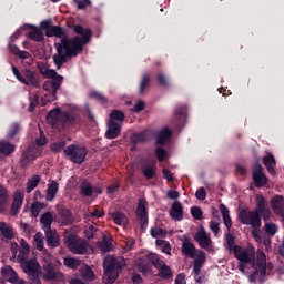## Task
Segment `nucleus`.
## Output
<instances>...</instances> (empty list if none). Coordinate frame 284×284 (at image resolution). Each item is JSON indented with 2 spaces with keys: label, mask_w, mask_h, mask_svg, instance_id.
Segmentation results:
<instances>
[{
  "label": "nucleus",
  "mask_w": 284,
  "mask_h": 284,
  "mask_svg": "<svg viewBox=\"0 0 284 284\" xmlns=\"http://www.w3.org/2000/svg\"><path fill=\"white\" fill-rule=\"evenodd\" d=\"M65 156H70V161L72 163L81 164L85 161V156L88 155V150L83 146H79L77 144H71L64 149Z\"/></svg>",
  "instance_id": "8"
},
{
  "label": "nucleus",
  "mask_w": 284,
  "mask_h": 284,
  "mask_svg": "<svg viewBox=\"0 0 284 284\" xmlns=\"http://www.w3.org/2000/svg\"><path fill=\"white\" fill-rule=\"evenodd\" d=\"M52 222H53L52 213L50 212L43 213L40 217V223L43 225L44 231L52 230Z\"/></svg>",
  "instance_id": "31"
},
{
  "label": "nucleus",
  "mask_w": 284,
  "mask_h": 284,
  "mask_svg": "<svg viewBox=\"0 0 284 284\" xmlns=\"http://www.w3.org/2000/svg\"><path fill=\"white\" fill-rule=\"evenodd\" d=\"M57 192H59V183L51 182L47 189V201H54V196H57Z\"/></svg>",
  "instance_id": "34"
},
{
  "label": "nucleus",
  "mask_w": 284,
  "mask_h": 284,
  "mask_svg": "<svg viewBox=\"0 0 284 284\" xmlns=\"http://www.w3.org/2000/svg\"><path fill=\"white\" fill-rule=\"evenodd\" d=\"M80 274L85 281H94V272L85 264L81 265Z\"/></svg>",
  "instance_id": "35"
},
{
  "label": "nucleus",
  "mask_w": 284,
  "mask_h": 284,
  "mask_svg": "<svg viewBox=\"0 0 284 284\" xmlns=\"http://www.w3.org/2000/svg\"><path fill=\"white\" fill-rule=\"evenodd\" d=\"M149 260L151 261L152 265L159 270L160 276H162V278H170V276H172V270H170V266L165 265L163 260L159 258V255L151 254Z\"/></svg>",
  "instance_id": "9"
},
{
  "label": "nucleus",
  "mask_w": 284,
  "mask_h": 284,
  "mask_svg": "<svg viewBox=\"0 0 284 284\" xmlns=\"http://www.w3.org/2000/svg\"><path fill=\"white\" fill-rule=\"evenodd\" d=\"M258 216H262L264 221H270L272 216V211H270V205L267 204V200L263 195L256 196V210Z\"/></svg>",
  "instance_id": "10"
},
{
  "label": "nucleus",
  "mask_w": 284,
  "mask_h": 284,
  "mask_svg": "<svg viewBox=\"0 0 284 284\" xmlns=\"http://www.w3.org/2000/svg\"><path fill=\"white\" fill-rule=\"evenodd\" d=\"M21 247L22 250L20 251V254H23V256H26V254H28V252H30V245H28V242H26V240H21Z\"/></svg>",
  "instance_id": "63"
},
{
  "label": "nucleus",
  "mask_w": 284,
  "mask_h": 284,
  "mask_svg": "<svg viewBox=\"0 0 284 284\" xmlns=\"http://www.w3.org/2000/svg\"><path fill=\"white\" fill-rule=\"evenodd\" d=\"M45 207V203H41V202H34L31 205V214L32 216H34L37 219V216H39V213Z\"/></svg>",
  "instance_id": "45"
},
{
  "label": "nucleus",
  "mask_w": 284,
  "mask_h": 284,
  "mask_svg": "<svg viewBox=\"0 0 284 284\" xmlns=\"http://www.w3.org/2000/svg\"><path fill=\"white\" fill-rule=\"evenodd\" d=\"M12 72L14 77L18 79V81H20V83H26V78L21 75V72H19V69H17V67L12 65Z\"/></svg>",
  "instance_id": "62"
},
{
  "label": "nucleus",
  "mask_w": 284,
  "mask_h": 284,
  "mask_svg": "<svg viewBox=\"0 0 284 284\" xmlns=\"http://www.w3.org/2000/svg\"><path fill=\"white\" fill-rule=\"evenodd\" d=\"M142 174L145 179H154V174H156V165L154 163H148L142 166Z\"/></svg>",
  "instance_id": "30"
},
{
  "label": "nucleus",
  "mask_w": 284,
  "mask_h": 284,
  "mask_svg": "<svg viewBox=\"0 0 284 284\" xmlns=\"http://www.w3.org/2000/svg\"><path fill=\"white\" fill-rule=\"evenodd\" d=\"M79 10H85L89 6H92L90 0H73Z\"/></svg>",
  "instance_id": "54"
},
{
  "label": "nucleus",
  "mask_w": 284,
  "mask_h": 284,
  "mask_svg": "<svg viewBox=\"0 0 284 284\" xmlns=\"http://www.w3.org/2000/svg\"><path fill=\"white\" fill-rule=\"evenodd\" d=\"M271 206L275 214H282L284 210V199L282 195H276L271 200Z\"/></svg>",
  "instance_id": "24"
},
{
  "label": "nucleus",
  "mask_w": 284,
  "mask_h": 284,
  "mask_svg": "<svg viewBox=\"0 0 284 284\" xmlns=\"http://www.w3.org/2000/svg\"><path fill=\"white\" fill-rule=\"evenodd\" d=\"M277 230L278 229L276 227V224H274V223L265 224V232H266L267 236H274V234H276Z\"/></svg>",
  "instance_id": "51"
},
{
  "label": "nucleus",
  "mask_w": 284,
  "mask_h": 284,
  "mask_svg": "<svg viewBox=\"0 0 284 284\" xmlns=\"http://www.w3.org/2000/svg\"><path fill=\"white\" fill-rule=\"evenodd\" d=\"M131 141L136 145V143H144V141H148V138L145 136V133H134L131 136Z\"/></svg>",
  "instance_id": "48"
},
{
  "label": "nucleus",
  "mask_w": 284,
  "mask_h": 284,
  "mask_svg": "<svg viewBox=\"0 0 284 284\" xmlns=\"http://www.w3.org/2000/svg\"><path fill=\"white\" fill-rule=\"evenodd\" d=\"M21 205H23V194L16 192L10 211L11 216H17V214H19Z\"/></svg>",
  "instance_id": "23"
},
{
  "label": "nucleus",
  "mask_w": 284,
  "mask_h": 284,
  "mask_svg": "<svg viewBox=\"0 0 284 284\" xmlns=\"http://www.w3.org/2000/svg\"><path fill=\"white\" fill-rule=\"evenodd\" d=\"M0 152L2 154H6L7 156L9 154H12V152H14V144L3 140L0 142Z\"/></svg>",
  "instance_id": "39"
},
{
  "label": "nucleus",
  "mask_w": 284,
  "mask_h": 284,
  "mask_svg": "<svg viewBox=\"0 0 284 284\" xmlns=\"http://www.w3.org/2000/svg\"><path fill=\"white\" fill-rule=\"evenodd\" d=\"M155 154H156L158 161H163L165 159V150H163L162 148H158L155 150Z\"/></svg>",
  "instance_id": "64"
},
{
  "label": "nucleus",
  "mask_w": 284,
  "mask_h": 284,
  "mask_svg": "<svg viewBox=\"0 0 284 284\" xmlns=\"http://www.w3.org/2000/svg\"><path fill=\"white\" fill-rule=\"evenodd\" d=\"M65 148V141L54 142L51 144L52 152H61Z\"/></svg>",
  "instance_id": "57"
},
{
  "label": "nucleus",
  "mask_w": 284,
  "mask_h": 284,
  "mask_svg": "<svg viewBox=\"0 0 284 284\" xmlns=\"http://www.w3.org/2000/svg\"><path fill=\"white\" fill-rule=\"evenodd\" d=\"M45 37H57L61 39L60 42L54 44L57 54L53 55V63L57 65L58 70H60L63 63H68V59L81 54V37L69 39L63 28L59 26H52L51 30L45 32Z\"/></svg>",
  "instance_id": "1"
},
{
  "label": "nucleus",
  "mask_w": 284,
  "mask_h": 284,
  "mask_svg": "<svg viewBox=\"0 0 284 284\" xmlns=\"http://www.w3.org/2000/svg\"><path fill=\"white\" fill-rule=\"evenodd\" d=\"M60 216L62 219L63 225H72V214L70 213V210L68 209H62L60 211Z\"/></svg>",
  "instance_id": "42"
},
{
  "label": "nucleus",
  "mask_w": 284,
  "mask_h": 284,
  "mask_svg": "<svg viewBox=\"0 0 284 284\" xmlns=\"http://www.w3.org/2000/svg\"><path fill=\"white\" fill-rule=\"evenodd\" d=\"M8 203V190L0 184V213L6 210V204Z\"/></svg>",
  "instance_id": "41"
},
{
  "label": "nucleus",
  "mask_w": 284,
  "mask_h": 284,
  "mask_svg": "<svg viewBox=\"0 0 284 284\" xmlns=\"http://www.w3.org/2000/svg\"><path fill=\"white\" fill-rule=\"evenodd\" d=\"M34 242H36V245H37V248L41 251H43V234L38 232L36 235H34Z\"/></svg>",
  "instance_id": "52"
},
{
  "label": "nucleus",
  "mask_w": 284,
  "mask_h": 284,
  "mask_svg": "<svg viewBox=\"0 0 284 284\" xmlns=\"http://www.w3.org/2000/svg\"><path fill=\"white\" fill-rule=\"evenodd\" d=\"M89 97L91 99H95L97 101H101V103H105L108 100L105 99V97L97 91H92Z\"/></svg>",
  "instance_id": "56"
},
{
  "label": "nucleus",
  "mask_w": 284,
  "mask_h": 284,
  "mask_svg": "<svg viewBox=\"0 0 284 284\" xmlns=\"http://www.w3.org/2000/svg\"><path fill=\"white\" fill-rule=\"evenodd\" d=\"M97 233V227L90 225L85 231L84 235L87 239H94V234Z\"/></svg>",
  "instance_id": "60"
},
{
  "label": "nucleus",
  "mask_w": 284,
  "mask_h": 284,
  "mask_svg": "<svg viewBox=\"0 0 284 284\" xmlns=\"http://www.w3.org/2000/svg\"><path fill=\"white\" fill-rule=\"evenodd\" d=\"M63 263L65 267H71V270H77L78 267H81V260L67 256L63 260Z\"/></svg>",
  "instance_id": "38"
},
{
  "label": "nucleus",
  "mask_w": 284,
  "mask_h": 284,
  "mask_svg": "<svg viewBox=\"0 0 284 284\" xmlns=\"http://www.w3.org/2000/svg\"><path fill=\"white\" fill-rule=\"evenodd\" d=\"M138 270L139 272H142V274L148 275L150 274V264L143 260H140L138 262Z\"/></svg>",
  "instance_id": "46"
},
{
  "label": "nucleus",
  "mask_w": 284,
  "mask_h": 284,
  "mask_svg": "<svg viewBox=\"0 0 284 284\" xmlns=\"http://www.w3.org/2000/svg\"><path fill=\"white\" fill-rule=\"evenodd\" d=\"M37 159V155H34V151L29 148L22 153V158L20 160L21 168H28L30 165L31 161H34Z\"/></svg>",
  "instance_id": "25"
},
{
  "label": "nucleus",
  "mask_w": 284,
  "mask_h": 284,
  "mask_svg": "<svg viewBox=\"0 0 284 284\" xmlns=\"http://www.w3.org/2000/svg\"><path fill=\"white\" fill-rule=\"evenodd\" d=\"M43 272L42 278L44 281H52V283H61L63 281V273L57 268V258H54L48 251L43 252Z\"/></svg>",
  "instance_id": "4"
},
{
  "label": "nucleus",
  "mask_w": 284,
  "mask_h": 284,
  "mask_svg": "<svg viewBox=\"0 0 284 284\" xmlns=\"http://www.w3.org/2000/svg\"><path fill=\"white\" fill-rule=\"evenodd\" d=\"M73 30L75 34H81L82 38H80L81 39L80 43L83 50V45H85L87 43H90V37H92V31L90 29H83L80 24L74 26Z\"/></svg>",
  "instance_id": "18"
},
{
  "label": "nucleus",
  "mask_w": 284,
  "mask_h": 284,
  "mask_svg": "<svg viewBox=\"0 0 284 284\" xmlns=\"http://www.w3.org/2000/svg\"><path fill=\"white\" fill-rule=\"evenodd\" d=\"M203 261H205L204 256H199L194 260L193 272L195 274L196 283H203V280L199 276V274H201V267H203Z\"/></svg>",
  "instance_id": "28"
},
{
  "label": "nucleus",
  "mask_w": 284,
  "mask_h": 284,
  "mask_svg": "<svg viewBox=\"0 0 284 284\" xmlns=\"http://www.w3.org/2000/svg\"><path fill=\"white\" fill-rule=\"evenodd\" d=\"M150 85V75L145 74L142 77V81L140 83L139 94H143L145 92V88Z\"/></svg>",
  "instance_id": "50"
},
{
  "label": "nucleus",
  "mask_w": 284,
  "mask_h": 284,
  "mask_svg": "<svg viewBox=\"0 0 284 284\" xmlns=\"http://www.w3.org/2000/svg\"><path fill=\"white\" fill-rule=\"evenodd\" d=\"M47 119L49 123H51V125L54 126V125H68V123H74L77 118L70 113H65V112L61 113V109L55 108L48 113Z\"/></svg>",
  "instance_id": "7"
},
{
  "label": "nucleus",
  "mask_w": 284,
  "mask_h": 284,
  "mask_svg": "<svg viewBox=\"0 0 284 284\" xmlns=\"http://www.w3.org/2000/svg\"><path fill=\"white\" fill-rule=\"evenodd\" d=\"M182 254L189 258H196V247L191 242H183Z\"/></svg>",
  "instance_id": "26"
},
{
  "label": "nucleus",
  "mask_w": 284,
  "mask_h": 284,
  "mask_svg": "<svg viewBox=\"0 0 284 284\" xmlns=\"http://www.w3.org/2000/svg\"><path fill=\"white\" fill-rule=\"evenodd\" d=\"M226 247L230 252H232L234 247V235H232L231 233L226 234Z\"/></svg>",
  "instance_id": "59"
},
{
  "label": "nucleus",
  "mask_w": 284,
  "mask_h": 284,
  "mask_svg": "<svg viewBox=\"0 0 284 284\" xmlns=\"http://www.w3.org/2000/svg\"><path fill=\"white\" fill-rule=\"evenodd\" d=\"M41 73L47 79H51L45 81L43 84V90H45V92H49L48 97H51L47 99V101H57V91L61 90V83H63V77L58 75L57 71L52 69H45L44 71L42 70Z\"/></svg>",
  "instance_id": "5"
},
{
  "label": "nucleus",
  "mask_w": 284,
  "mask_h": 284,
  "mask_svg": "<svg viewBox=\"0 0 284 284\" xmlns=\"http://www.w3.org/2000/svg\"><path fill=\"white\" fill-rule=\"evenodd\" d=\"M1 274L2 278H4V281H8L9 283L23 284V280H20L19 275H17V272H14V270H12V267L10 266L2 268Z\"/></svg>",
  "instance_id": "13"
},
{
  "label": "nucleus",
  "mask_w": 284,
  "mask_h": 284,
  "mask_svg": "<svg viewBox=\"0 0 284 284\" xmlns=\"http://www.w3.org/2000/svg\"><path fill=\"white\" fill-rule=\"evenodd\" d=\"M168 231L160 229V227H154L151 229V236H153V239H156V236H166Z\"/></svg>",
  "instance_id": "55"
},
{
  "label": "nucleus",
  "mask_w": 284,
  "mask_h": 284,
  "mask_svg": "<svg viewBox=\"0 0 284 284\" xmlns=\"http://www.w3.org/2000/svg\"><path fill=\"white\" fill-rule=\"evenodd\" d=\"M234 254L235 258L241 262L239 265L240 272H245V263H252V271L248 276L251 283H254L257 274L261 276L260 283L265 281V275L267 274V270H272V264H267V257L263 251L257 252L256 258V251H254V247L242 248L241 246H234Z\"/></svg>",
  "instance_id": "2"
},
{
  "label": "nucleus",
  "mask_w": 284,
  "mask_h": 284,
  "mask_svg": "<svg viewBox=\"0 0 284 284\" xmlns=\"http://www.w3.org/2000/svg\"><path fill=\"white\" fill-rule=\"evenodd\" d=\"M99 250H101V252H110L112 250V242L108 241V237L104 236L99 245Z\"/></svg>",
  "instance_id": "47"
},
{
  "label": "nucleus",
  "mask_w": 284,
  "mask_h": 284,
  "mask_svg": "<svg viewBox=\"0 0 284 284\" xmlns=\"http://www.w3.org/2000/svg\"><path fill=\"white\" fill-rule=\"evenodd\" d=\"M38 29H40L42 32L43 30H45V32H48V30H52V20L42 21Z\"/></svg>",
  "instance_id": "58"
},
{
  "label": "nucleus",
  "mask_w": 284,
  "mask_h": 284,
  "mask_svg": "<svg viewBox=\"0 0 284 284\" xmlns=\"http://www.w3.org/2000/svg\"><path fill=\"white\" fill-rule=\"evenodd\" d=\"M19 130H20V126H19V123H13L11 125V129L10 131L8 132V139H14V136H17V134H19Z\"/></svg>",
  "instance_id": "53"
},
{
  "label": "nucleus",
  "mask_w": 284,
  "mask_h": 284,
  "mask_svg": "<svg viewBox=\"0 0 284 284\" xmlns=\"http://www.w3.org/2000/svg\"><path fill=\"white\" fill-rule=\"evenodd\" d=\"M32 30L29 32V38L32 41H37V43H41L43 41V31L39 27L31 26Z\"/></svg>",
  "instance_id": "33"
},
{
  "label": "nucleus",
  "mask_w": 284,
  "mask_h": 284,
  "mask_svg": "<svg viewBox=\"0 0 284 284\" xmlns=\"http://www.w3.org/2000/svg\"><path fill=\"white\" fill-rule=\"evenodd\" d=\"M40 181L41 178L39 175H34L33 178L29 179L27 182V193L30 194V192H32V190L39 185Z\"/></svg>",
  "instance_id": "44"
},
{
  "label": "nucleus",
  "mask_w": 284,
  "mask_h": 284,
  "mask_svg": "<svg viewBox=\"0 0 284 284\" xmlns=\"http://www.w3.org/2000/svg\"><path fill=\"white\" fill-rule=\"evenodd\" d=\"M80 192L84 196H92L94 194L92 185L88 181H83L80 186Z\"/></svg>",
  "instance_id": "43"
},
{
  "label": "nucleus",
  "mask_w": 284,
  "mask_h": 284,
  "mask_svg": "<svg viewBox=\"0 0 284 284\" xmlns=\"http://www.w3.org/2000/svg\"><path fill=\"white\" fill-rule=\"evenodd\" d=\"M26 82L24 85H32V88H39V75L34 73L32 70L26 69L23 71Z\"/></svg>",
  "instance_id": "22"
},
{
  "label": "nucleus",
  "mask_w": 284,
  "mask_h": 284,
  "mask_svg": "<svg viewBox=\"0 0 284 284\" xmlns=\"http://www.w3.org/2000/svg\"><path fill=\"white\" fill-rule=\"evenodd\" d=\"M191 215L195 221H202L203 219V211L199 206L191 207Z\"/></svg>",
  "instance_id": "49"
},
{
  "label": "nucleus",
  "mask_w": 284,
  "mask_h": 284,
  "mask_svg": "<svg viewBox=\"0 0 284 284\" xmlns=\"http://www.w3.org/2000/svg\"><path fill=\"white\" fill-rule=\"evenodd\" d=\"M0 232L3 239H14V232H12V227H10V225H8L6 222H0Z\"/></svg>",
  "instance_id": "32"
},
{
  "label": "nucleus",
  "mask_w": 284,
  "mask_h": 284,
  "mask_svg": "<svg viewBox=\"0 0 284 284\" xmlns=\"http://www.w3.org/2000/svg\"><path fill=\"white\" fill-rule=\"evenodd\" d=\"M170 216L173 221H183V205L181 202L176 201L172 204Z\"/></svg>",
  "instance_id": "21"
},
{
  "label": "nucleus",
  "mask_w": 284,
  "mask_h": 284,
  "mask_svg": "<svg viewBox=\"0 0 284 284\" xmlns=\"http://www.w3.org/2000/svg\"><path fill=\"white\" fill-rule=\"evenodd\" d=\"M252 236L255 239L257 243H263L264 247H266V251L270 252L272 250V240L268 237L267 234L261 232V231H252Z\"/></svg>",
  "instance_id": "16"
},
{
  "label": "nucleus",
  "mask_w": 284,
  "mask_h": 284,
  "mask_svg": "<svg viewBox=\"0 0 284 284\" xmlns=\"http://www.w3.org/2000/svg\"><path fill=\"white\" fill-rule=\"evenodd\" d=\"M194 239L204 250L207 248L209 245H212V239H210L205 229H201V231L195 234Z\"/></svg>",
  "instance_id": "20"
},
{
  "label": "nucleus",
  "mask_w": 284,
  "mask_h": 284,
  "mask_svg": "<svg viewBox=\"0 0 284 284\" xmlns=\"http://www.w3.org/2000/svg\"><path fill=\"white\" fill-rule=\"evenodd\" d=\"M136 216L141 221L142 230L148 225V210L145 209V200L141 199L136 209Z\"/></svg>",
  "instance_id": "14"
},
{
  "label": "nucleus",
  "mask_w": 284,
  "mask_h": 284,
  "mask_svg": "<svg viewBox=\"0 0 284 284\" xmlns=\"http://www.w3.org/2000/svg\"><path fill=\"white\" fill-rule=\"evenodd\" d=\"M172 136V132L170 129L164 128L158 133V139H156V145H165L168 141H170V138Z\"/></svg>",
  "instance_id": "27"
},
{
  "label": "nucleus",
  "mask_w": 284,
  "mask_h": 284,
  "mask_svg": "<svg viewBox=\"0 0 284 284\" xmlns=\"http://www.w3.org/2000/svg\"><path fill=\"white\" fill-rule=\"evenodd\" d=\"M104 274L102 276L104 283L112 284L119 278V274L125 267V258L106 255L103 261Z\"/></svg>",
  "instance_id": "3"
},
{
  "label": "nucleus",
  "mask_w": 284,
  "mask_h": 284,
  "mask_svg": "<svg viewBox=\"0 0 284 284\" xmlns=\"http://www.w3.org/2000/svg\"><path fill=\"white\" fill-rule=\"evenodd\" d=\"M253 181L256 187H263L267 183V176L263 173V165L256 162L253 168Z\"/></svg>",
  "instance_id": "11"
},
{
  "label": "nucleus",
  "mask_w": 284,
  "mask_h": 284,
  "mask_svg": "<svg viewBox=\"0 0 284 284\" xmlns=\"http://www.w3.org/2000/svg\"><path fill=\"white\" fill-rule=\"evenodd\" d=\"M114 223H116V225H123V227H125L126 223H128V216H125V214L121 213V212H113L111 214Z\"/></svg>",
  "instance_id": "37"
},
{
  "label": "nucleus",
  "mask_w": 284,
  "mask_h": 284,
  "mask_svg": "<svg viewBox=\"0 0 284 284\" xmlns=\"http://www.w3.org/2000/svg\"><path fill=\"white\" fill-rule=\"evenodd\" d=\"M220 211H221L225 227H227V230H230V227H232V219L230 217V209H227V206H225V204H220Z\"/></svg>",
  "instance_id": "29"
},
{
  "label": "nucleus",
  "mask_w": 284,
  "mask_h": 284,
  "mask_svg": "<svg viewBox=\"0 0 284 284\" xmlns=\"http://www.w3.org/2000/svg\"><path fill=\"white\" fill-rule=\"evenodd\" d=\"M21 267L29 276H37V272H39V263H37L34 260L22 261Z\"/></svg>",
  "instance_id": "15"
},
{
  "label": "nucleus",
  "mask_w": 284,
  "mask_h": 284,
  "mask_svg": "<svg viewBox=\"0 0 284 284\" xmlns=\"http://www.w3.org/2000/svg\"><path fill=\"white\" fill-rule=\"evenodd\" d=\"M195 196L197 199V201H205L207 194L205 193V189L201 187L196 191Z\"/></svg>",
  "instance_id": "61"
},
{
  "label": "nucleus",
  "mask_w": 284,
  "mask_h": 284,
  "mask_svg": "<svg viewBox=\"0 0 284 284\" xmlns=\"http://www.w3.org/2000/svg\"><path fill=\"white\" fill-rule=\"evenodd\" d=\"M237 219L243 225H251L253 232H258L261 227V215H258V211L243 209L239 212Z\"/></svg>",
  "instance_id": "6"
},
{
  "label": "nucleus",
  "mask_w": 284,
  "mask_h": 284,
  "mask_svg": "<svg viewBox=\"0 0 284 284\" xmlns=\"http://www.w3.org/2000/svg\"><path fill=\"white\" fill-rule=\"evenodd\" d=\"M109 121H114L115 123L118 121V123L122 124V122L125 121V113H123V111H121V110H113L110 113Z\"/></svg>",
  "instance_id": "40"
},
{
  "label": "nucleus",
  "mask_w": 284,
  "mask_h": 284,
  "mask_svg": "<svg viewBox=\"0 0 284 284\" xmlns=\"http://www.w3.org/2000/svg\"><path fill=\"white\" fill-rule=\"evenodd\" d=\"M121 134V122L109 121L108 130L105 133L106 139H116Z\"/></svg>",
  "instance_id": "17"
},
{
  "label": "nucleus",
  "mask_w": 284,
  "mask_h": 284,
  "mask_svg": "<svg viewBox=\"0 0 284 284\" xmlns=\"http://www.w3.org/2000/svg\"><path fill=\"white\" fill-rule=\"evenodd\" d=\"M45 239L49 247H59L60 240H59V233H57L55 230L49 229L44 231Z\"/></svg>",
  "instance_id": "19"
},
{
  "label": "nucleus",
  "mask_w": 284,
  "mask_h": 284,
  "mask_svg": "<svg viewBox=\"0 0 284 284\" xmlns=\"http://www.w3.org/2000/svg\"><path fill=\"white\" fill-rule=\"evenodd\" d=\"M67 243L68 247L71 250V252H74V254H85L88 252V244L85 242L71 237L67 241Z\"/></svg>",
  "instance_id": "12"
},
{
  "label": "nucleus",
  "mask_w": 284,
  "mask_h": 284,
  "mask_svg": "<svg viewBox=\"0 0 284 284\" xmlns=\"http://www.w3.org/2000/svg\"><path fill=\"white\" fill-rule=\"evenodd\" d=\"M264 165L270 174H274V168H276V160L274 159V155L267 154L264 156Z\"/></svg>",
  "instance_id": "36"
}]
</instances>
